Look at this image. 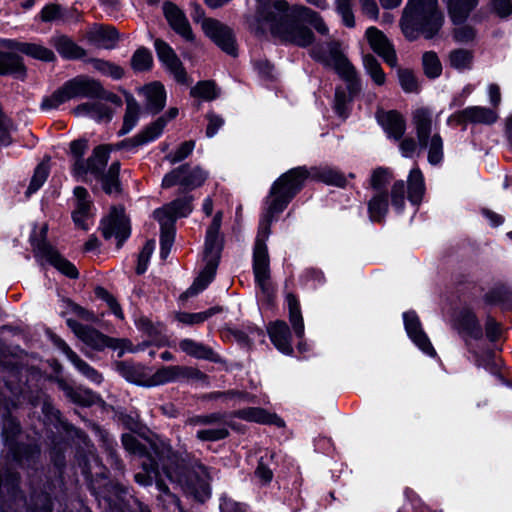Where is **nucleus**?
<instances>
[{
    "label": "nucleus",
    "instance_id": "obj_1",
    "mask_svg": "<svg viewBox=\"0 0 512 512\" xmlns=\"http://www.w3.org/2000/svg\"><path fill=\"white\" fill-rule=\"evenodd\" d=\"M310 24L319 35L324 37L322 43L312 47V56L332 65L336 72L351 85L356 80V71L349 60L343 55L340 43L329 34V28L323 18L315 11L305 6L296 5L288 9L284 0L259 1L257 18L250 23L256 32L270 31L274 37L291 42L298 46H308L314 43L312 32L296 22Z\"/></svg>",
    "mask_w": 512,
    "mask_h": 512
},
{
    "label": "nucleus",
    "instance_id": "obj_2",
    "mask_svg": "<svg viewBox=\"0 0 512 512\" xmlns=\"http://www.w3.org/2000/svg\"><path fill=\"white\" fill-rule=\"evenodd\" d=\"M307 178L308 173L304 167L289 170L273 183L265 202L266 207L260 220L254 247L253 272L257 286L268 300L273 296L266 247V241L270 235V225L275 215L281 213L300 191Z\"/></svg>",
    "mask_w": 512,
    "mask_h": 512
},
{
    "label": "nucleus",
    "instance_id": "obj_3",
    "mask_svg": "<svg viewBox=\"0 0 512 512\" xmlns=\"http://www.w3.org/2000/svg\"><path fill=\"white\" fill-rule=\"evenodd\" d=\"M162 470L172 483L197 501L204 502L210 497V475L207 468L189 455H168Z\"/></svg>",
    "mask_w": 512,
    "mask_h": 512
},
{
    "label": "nucleus",
    "instance_id": "obj_4",
    "mask_svg": "<svg viewBox=\"0 0 512 512\" xmlns=\"http://www.w3.org/2000/svg\"><path fill=\"white\" fill-rule=\"evenodd\" d=\"M444 14L439 0H407L402 11L400 27L409 40L423 36L433 38L441 29Z\"/></svg>",
    "mask_w": 512,
    "mask_h": 512
},
{
    "label": "nucleus",
    "instance_id": "obj_5",
    "mask_svg": "<svg viewBox=\"0 0 512 512\" xmlns=\"http://www.w3.org/2000/svg\"><path fill=\"white\" fill-rule=\"evenodd\" d=\"M221 222L222 213L217 212L206 233L204 248L205 266L191 287L185 292L186 296H194L203 291L214 279L222 250V238L219 235Z\"/></svg>",
    "mask_w": 512,
    "mask_h": 512
},
{
    "label": "nucleus",
    "instance_id": "obj_6",
    "mask_svg": "<svg viewBox=\"0 0 512 512\" xmlns=\"http://www.w3.org/2000/svg\"><path fill=\"white\" fill-rule=\"evenodd\" d=\"M419 146L428 150V161L432 165L443 159V140L440 134L433 132L432 112L424 107L417 108L412 115Z\"/></svg>",
    "mask_w": 512,
    "mask_h": 512
},
{
    "label": "nucleus",
    "instance_id": "obj_7",
    "mask_svg": "<svg viewBox=\"0 0 512 512\" xmlns=\"http://www.w3.org/2000/svg\"><path fill=\"white\" fill-rule=\"evenodd\" d=\"M67 324L79 339L93 349L111 348L118 351L119 356H122L125 351H132V345L127 339L108 337L96 329L84 326L72 319H68Z\"/></svg>",
    "mask_w": 512,
    "mask_h": 512
},
{
    "label": "nucleus",
    "instance_id": "obj_8",
    "mask_svg": "<svg viewBox=\"0 0 512 512\" xmlns=\"http://www.w3.org/2000/svg\"><path fill=\"white\" fill-rule=\"evenodd\" d=\"M47 226L43 225L40 229L41 239L31 238V242L36 257L52 264L59 272L69 278H77L78 271L76 267L68 260L62 258L54 248L46 242Z\"/></svg>",
    "mask_w": 512,
    "mask_h": 512
},
{
    "label": "nucleus",
    "instance_id": "obj_9",
    "mask_svg": "<svg viewBox=\"0 0 512 512\" xmlns=\"http://www.w3.org/2000/svg\"><path fill=\"white\" fill-rule=\"evenodd\" d=\"M208 177V173L200 167L190 168L182 165L167 173L162 180V187L170 188L180 185L185 189L192 190L201 186Z\"/></svg>",
    "mask_w": 512,
    "mask_h": 512
},
{
    "label": "nucleus",
    "instance_id": "obj_10",
    "mask_svg": "<svg viewBox=\"0 0 512 512\" xmlns=\"http://www.w3.org/2000/svg\"><path fill=\"white\" fill-rule=\"evenodd\" d=\"M140 464L143 467V472L135 474L136 482L142 486H148L151 485L155 480L156 486L161 493L160 498L164 502L173 505L176 509L182 512V509L179 505V499L175 495L171 494L167 486L162 482L161 479H159L160 473L158 471L156 462L151 458H147L141 460Z\"/></svg>",
    "mask_w": 512,
    "mask_h": 512
},
{
    "label": "nucleus",
    "instance_id": "obj_11",
    "mask_svg": "<svg viewBox=\"0 0 512 512\" xmlns=\"http://www.w3.org/2000/svg\"><path fill=\"white\" fill-rule=\"evenodd\" d=\"M202 30L222 51L236 56L237 47L233 30L224 23L216 20H204Z\"/></svg>",
    "mask_w": 512,
    "mask_h": 512
},
{
    "label": "nucleus",
    "instance_id": "obj_12",
    "mask_svg": "<svg viewBox=\"0 0 512 512\" xmlns=\"http://www.w3.org/2000/svg\"><path fill=\"white\" fill-rule=\"evenodd\" d=\"M101 229L106 239L115 237L117 246L120 247L130 236V224L123 208H113L109 216L102 221Z\"/></svg>",
    "mask_w": 512,
    "mask_h": 512
},
{
    "label": "nucleus",
    "instance_id": "obj_13",
    "mask_svg": "<svg viewBox=\"0 0 512 512\" xmlns=\"http://www.w3.org/2000/svg\"><path fill=\"white\" fill-rule=\"evenodd\" d=\"M498 118V114L494 109L484 106H469L452 114L448 118V123L492 125Z\"/></svg>",
    "mask_w": 512,
    "mask_h": 512
},
{
    "label": "nucleus",
    "instance_id": "obj_14",
    "mask_svg": "<svg viewBox=\"0 0 512 512\" xmlns=\"http://www.w3.org/2000/svg\"><path fill=\"white\" fill-rule=\"evenodd\" d=\"M63 88L68 100L94 98L98 97L102 92L99 82L86 76H78L67 81Z\"/></svg>",
    "mask_w": 512,
    "mask_h": 512
},
{
    "label": "nucleus",
    "instance_id": "obj_15",
    "mask_svg": "<svg viewBox=\"0 0 512 512\" xmlns=\"http://www.w3.org/2000/svg\"><path fill=\"white\" fill-rule=\"evenodd\" d=\"M404 326L409 338L413 343L428 356L436 354L429 338L424 333L421 327L418 316L415 312H405L403 314Z\"/></svg>",
    "mask_w": 512,
    "mask_h": 512
},
{
    "label": "nucleus",
    "instance_id": "obj_16",
    "mask_svg": "<svg viewBox=\"0 0 512 512\" xmlns=\"http://www.w3.org/2000/svg\"><path fill=\"white\" fill-rule=\"evenodd\" d=\"M177 115L178 109L175 107L170 108L165 116L160 117L157 121L132 139L122 142L120 147H128L130 145L132 147H136L155 140L162 134L167 122L174 119Z\"/></svg>",
    "mask_w": 512,
    "mask_h": 512
},
{
    "label": "nucleus",
    "instance_id": "obj_17",
    "mask_svg": "<svg viewBox=\"0 0 512 512\" xmlns=\"http://www.w3.org/2000/svg\"><path fill=\"white\" fill-rule=\"evenodd\" d=\"M365 37L371 49L381 56L391 67L397 64L396 53L387 37L376 27H369L366 30Z\"/></svg>",
    "mask_w": 512,
    "mask_h": 512
},
{
    "label": "nucleus",
    "instance_id": "obj_18",
    "mask_svg": "<svg viewBox=\"0 0 512 512\" xmlns=\"http://www.w3.org/2000/svg\"><path fill=\"white\" fill-rule=\"evenodd\" d=\"M163 13L170 27L187 41L194 40V34L184 12L171 2L163 4Z\"/></svg>",
    "mask_w": 512,
    "mask_h": 512
},
{
    "label": "nucleus",
    "instance_id": "obj_19",
    "mask_svg": "<svg viewBox=\"0 0 512 512\" xmlns=\"http://www.w3.org/2000/svg\"><path fill=\"white\" fill-rule=\"evenodd\" d=\"M158 58L174 75L178 82L186 81V73L182 67V63L173 51V49L164 41L157 39L154 43Z\"/></svg>",
    "mask_w": 512,
    "mask_h": 512
},
{
    "label": "nucleus",
    "instance_id": "obj_20",
    "mask_svg": "<svg viewBox=\"0 0 512 512\" xmlns=\"http://www.w3.org/2000/svg\"><path fill=\"white\" fill-rule=\"evenodd\" d=\"M196 371L185 366H164L155 373H150L149 387L164 385L170 382L188 379L192 377Z\"/></svg>",
    "mask_w": 512,
    "mask_h": 512
},
{
    "label": "nucleus",
    "instance_id": "obj_21",
    "mask_svg": "<svg viewBox=\"0 0 512 512\" xmlns=\"http://www.w3.org/2000/svg\"><path fill=\"white\" fill-rule=\"evenodd\" d=\"M379 124L387 133L389 138L399 140L406 130L404 118L397 111L379 110L376 114Z\"/></svg>",
    "mask_w": 512,
    "mask_h": 512
},
{
    "label": "nucleus",
    "instance_id": "obj_22",
    "mask_svg": "<svg viewBox=\"0 0 512 512\" xmlns=\"http://www.w3.org/2000/svg\"><path fill=\"white\" fill-rule=\"evenodd\" d=\"M192 198L177 199L168 205L154 211L156 220H170L174 224L178 217H186L192 212Z\"/></svg>",
    "mask_w": 512,
    "mask_h": 512
},
{
    "label": "nucleus",
    "instance_id": "obj_23",
    "mask_svg": "<svg viewBox=\"0 0 512 512\" xmlns=\"http://www.w3.org/2000/svg\"><path fill=\"white\" fill-rule=\"evenodd\" d=\"M146 103L145 107L151 113H158L165 105L166 93L164 86L159 82H152L139 89Z\"/></svg>",
    "mask_w": 512,
    "mask_h": 512
},
{
    "label": "nucleus",
    "instance_id": "obj_24",
    "mask_svg": "<svg viewBox=\"0 0 512 512\" xmlns=\"http://www.w3.org/2000/svg\"><path fill=\"white\" fill-rule=\"evenodd\" d=\"M76 197V208L73 212V221L76 226L83 230L89 229L88 220L91 216V201L88 199V192L83 187H76L74 189Z\"/></svg>",
    "mask_w": 512,
    "mask_h": 512
},
{
    "label": "nucleus",
    "instance_id": "obj_25",
    "mask_svg": "<svg viewBox=\"0 0 512 512\" xmlns=\"http://www.w3.org/2000/svg\"><path fill=\"white\" fill-rule=\"evenodd\" d=\"M268 334L274 346L283 354L290 355L293 351L289 327L284 321H276L268 327Z\"/></svg>",
    "mask_w": 512,
    "mask_h": 512
},
{
    "label": "nucleus",
    "instance_id": "obj_26",
    "mask_svg": "<svg viewBox=\"0 0 512 512\" xmlns=\"http://www.w3.org/2000/svg\"><path fill=\"white\" fill-rule=\"evenodd\" d=\"M109 151L110 149L108 146H98L94 149L92 156L87 161V164H84L79 160L76 161L74 166L75 173L81 174L86 171H91L92 173L99 174L107 164Z\"/></svg>",
    "mask_w": 512,
    "mask_h": 512
},
{
    "label": "nucleus",
    "instance_id": "obj_27",
    "mask_svg": "<svg viewBox=\"0 0 512 512\" xmlns=\"http://www.w3.org/2000/svg\"><path fill=\"white\" fill-rule=\"evenodd\" d=\"M122 377L139 386L149 387L150 370L140 364L122 362L117 365Z\"/></svg>",
    "mask_w": 512,
    "mask_h": 512
},
{
    "label": "nucleus",
    "instance_id": "obj_28",
    "mask_svg": "<svg viewBox=\"0 0 512 512\" xmlns=\"http://www.w3.org/2000/svg\"><path fill=\"white\" fill-rule=\"evenodd\" d=\"M179 349L187 354L188 356L197 358V359H203V360H210L213 362L219 361V356L214 350L203 343L197 342L190 338H185L180 340L179 342Z\"/></svg>",
    "mask_w": 512,
    "mask_h": 512
},
{
    "label": "nucleus",
    "instance_id": "obj_29",
    "mask_svg": "<svg viewBox=\"0 0 512 512\" xmlns=\"http://www.w3.org/2000/svg\"><path fill=\"white\" fill-rule=\"evenodd\" d=\"M307 173L308 178L321 181L327 185L344 187L347 183L344 175L332 167H312L310 170H307Z\"/></svg>",
    "mask_w": 512,
    "mask_h": 512
},
{
    "label": "nucleus",
    "instance_id": "obj_30",
    "mask_svg": "<svg viewBox=\"0 0 512 512\" xmlns=\"http://www.w3.org/2000/svg\"><path fill=\"white\" fill-rule=\"evenodd\" d=\"M10 49L22 52L28 56L42 61H53L55 55L52 50L36 43L8 41Z\"/></svg>",
    "mask_w": 512,
    "mask_h": 512
},
{
    "label": "nucleus",
    "instance_id": "obj_31",
    "mask_svg": "<svg viewBox=\"0 0 512 512\" xmlns=\"http://www.w3.org/2000/svg\"><path fill=\"white\" fill-rule=\"evenodd\" d=\"M447 9L452 21L463 23L469 14L476 8L479 0H446Z\"/></svg>",
    "mask_w": 512,
    "mask_h": 512
},
{
    "label": "nucleus",
    "instance_id": "obj_32",
    "mask_svg": "<svg viewBox=\"0 0 512 512\" xmlns=\"http://www.w3.org/2000/svg\"><path fill=\"white\" fill-rule=\"evenodd\" d=\"M74 113L78 116H87L97 122L109 121L112 112L109 107L101 102L83 103L74 109Z\"/></svg>",
    "mask_w": 512,
    "mask_h": 512
},
{
    "label": "nucleus",
    "instance_id": "obj_33",
    "mask_svg": "<svg viewBox=\"0 0 512 512\" xmlns=\"http://www.w3.org/2000/svg\"><path fill=\"white\" fill-rule=\"evenodd\" d=\"M89 39L97 47L110 49L115 46L118 36L114 27L99 26L89 32Z\"/></svg>",
    "mask_w": 512,
    "mask_h": 512
},
{
    "label": "nucleus",
    "instance_id": "obj_34",
    "mask_svg": "<svg viewBox=\"0 0 512 512\" xmlns=\"http://www.w3.org/2000/svg\"><path fill=\"white\" fill-rule=\"evenodd\" d=\"M52 43L58 53L64 58L80 59L85 56V51L67 36H56L52 39Z\"/></svg>",
    "mask_w": 512,
    "mask_h": 512
},
{
    "label": "nucleus",
    "instance_id": "obj_35",
    "mask_svg": "<svg viewBox=\"0 0 512 512\" xmlns=\"http://www.w3.org/2000/svg\"><path fill=\"white\" fill-rule=\"evenodd\" d=\"M425 193V184L422 172L418 168L410 171L408 176V198L409 201L418 205Z\"/></svg>",
    "mask_w": 512,
    "mask_h": 512
},
{
    "label": "nucleus",
    "instance_id": "obj_36",
    "mask_svg": "<svg viewBox=\"0 0 512 512\" xmlns=\"http://www.w3.org/2000/svg\"><path fill=\"white\" fill-rule=\"evenodd\" d=\"M0 74H13L22 78L25 74V68L21 58L13 53L0 52Z\"/></svg>",
    "mask_w": 512,
    "mask_h": 512
},
{
    "label": "nucleus",
    "instance_id": "obj_37",
    "mask_svg": "<svg viewBox=\"0 0 512 512\" xmlns=\"http://www.w3.org/2000/svg\"><path fill=\"white\" fill-rule=\"evenodd\" d=\"M286 300L289 308V320L294 333L298 338H303L305 327L299 302L292 294H288Z\"/></svg>",
    "mask_w": 512,
    "mask_h": 512
},
{
    "label": "nucleus",
    "instance_id": "obj_38",
    "mask_svg": "<svg viewBox=\"0 0 512 512\" xmlns=\"http://www.w3.org/2000/svg\"><path fill=\"white\" fill-rule=\"evenodd\" d=\"M388 212V197L384 192H376L368 202V213L371 221H381Z\"/></svg>",
    "mask_w": 512,
    "mask_h": 512
},
{
    "label": "nucleus",
    "instance_id": "obj_39",
    "mask_svg": "<svg viewBox=\"0 0 512 512\" xmlns=\"http://www.w3.org/2000/svg\"><path fill=\"white\" fill-rule=\"evenodd\" d=\"M64 352L66 353L68 359L73 363L76 369L81 372L85 377L95 383H100L102 381L101 375L92 367H90L86 362L80 359L76 353H74L68 346L64 345Z\"/></svg>",
    "mask_w": 512,
    "mask_h": 512
},
{
    "label": "nucleus",
    "instance_id": "obj_40",
    "mask_svg": "<svg viewBox=\"0 0 512 512\" xmlns=\"http://www.w3.org/2000/svg\"><path fill=\"white\" fill-rule=\"evenodd\" d=\"M161 226V235H160V255L161 258L165 259L172 248L175 238V228L174 224L171 223L170 220H157Z\"/></svg>",
    "mask_w": 512,
    "mask_h": 512
},
{
    "label": "nucleus",
    "instance_id": "obj_41",
    "mask_svg": "<svg viewBox=\"0 0 512 512\" xmlns=\"http://www.w3.org/2000/svg\"><path fill=\"white\" fill-rule=\"evenodd\" d=\"M140 113V107L136 100L132 97L127 99L126 113L124 115L123 126L120 134L129 133L136 125Z\"/></svg>",
    "mask_w": 512,
    "mask_h": 512
},
{
    "label": "nucleus",
    "instance_id": "obj_42",
    "mask_svg": "<svg viewBox=\"0 0 512 512\" xmlns=\"http://www.w3.org/2000/svg\"><path fill=\"white\" fill-rule=\"evenodd\" d=\"M235 417L256 423H273V416L261 408H246L234 413Z\"/></svg>",
    "mask_w": 512,
    "mask_h": 512
},
{
    "label": "nucleus",
    "instance_id": "obj_43",
    "mask_svg": "<svg viewBox=\"0 0 512 512\" xmlns=\"http://www.w3.org/2000/svg\"><path fill=\"white\" fill-rule=\"evenodd\" d=\"M363 65L375 84L383 85L385 83L386 76L379 62L372 55L367 54L363 56Z\"/></svg>",
    "mask_w": 512,
    "mask_h": 512
},
{
    "label": "nucleus",
    "instance_id": "obj_44",
    "mask_svg": "<svg viewBox=\"0 0 512 512\" xmlns=\"http://www.w3.org/2000/svg\"><path fill=\"white\" fill-rule=\"evenodd\" d=\"M120 165L118 162L112 163L107 174L101 176L102 187L107 194L119 192V174Z\"/></svg>",
    "mask_w": 512,
    "mask_h": 512
},
{
    "label": "nucleus",
    "instance_id": "obj_45",
    "mask_svg": "<svg viewBox=\"0 0 512 512\" xmlns=\"http://www.w3.org/2000/svg\"><path fill=\"white\" fill-rule=\"evenodd\" d=\"M22 374L23 370L11 363L0 365V380H3L5 385L13 392L17 390L16 380H18Z\"/></svg>",
    "mask_w": 512,
    "mask_h": 512
},
{
    "label": "nucleus",
    "instance_id": "obj_46",
    "mask_svg": "<svg viewBox=\"0 0 512 512\" xmlns=\"http://www.w3.org/2000/svg\"><path fill=\"white\" fill-rule=\"evenodd\" d=\"M472 53L465 49H457L450 53V65L457 70L469 69L472 64Z\"/></svg>",
    "mask_w": 512,
    "mask_h": 512
},
{
    "label": "nucleus",
    "instance_id": "obj_47",
    "mask_svg": "<svg viewBox=\"0 0 512 512\" xmlns=\"http://www.w3.org/2000/svg\"><path fill=\"white\" fill-rule=\"evenodd\" d=\"M49 174V166L46 162L40 163L32 176V179L30 181V184L28 186V189L26 191V194L29 196L36 191H38L42 185L45 183L47 177Z\"/></svg>",
    "mask_w": 512,
    "mask_h": 512
},
{
    "label": "nucleus",
    "instance_id": "obj_48",
    "mask_svg": "<svg viewBox=\"0 0 512 512\" xmlns=\"http://www.w3.org/2000/svg\"><path fill=\"white\" fill-rule=\"evenodd\" d=\"M68 11L57 4L46 5L41 10V20L44 22H65Z\"/></svg>",
    "mask_w": 512,
    "mask_h": 512
},
{
    "label": "nucleus",
    "instance_id": "obj_49",
    "mask_svg": "<svg viewBox=\"0 0 512 512\" xmlns=\"http://www.w3.org/2000/svg\"><path fill=\"white\" fill-rule=\"evenodd\" d=\"M425 74L430 78H436L441 74L442 66L434 52H426L422 57Z\"/></svg>",
    "mask_w": 512,
    "mask_h": 512
},
{
    "label": "nucleus",
    "instance_id": "obj_50",
    "mask_svg": "<svg viewBox=\"0 0 512 512\" xmlns=\"http://www.w3.org/2000/svg\"><path fill=\"white\" fill-rule=\"evenodd\" d=\"M66 395L75 403L83 406H89L94 404L98 397L89 390L84 389H66Z\"/></svg>",
    "mask_w": 512,
    "mask_h": 512
},
{
    "label": "nucleus",
    "instance_id": "obj_51",
    "mask_svg": "<svg viewBox=\"0 0 512 512\" xmlns=\"http://www.w3.org/2000/svg\"><path fill=\"white\" fill-rule=\"evenodd\" d=\"M191 95L193 97H198L203 100L210 101L218 96V92L213 82L203 81L191 89Z\"/></svg>",
    "mask_w": 512,
    "mask_h": 512
},
{
    "label": "nucleus",
    "instance_id": "obj_52",
    "mask_svg": "<svg viewBox=\"0 0 512 512\" xmlns=\"http://www.w3.org/2000/svg\"><path fill=\"white\" fill-rule=\"evenodd\" d=\"M392 179V173L388 168L378 167L373 170L370 178V185L377 192L384 188Z\"/></svg>",
    "mask_w": 512,
    "mask_h": 512
},
{
    "label": "nucleus",
    "instance_id": "obj_53",
    "mask_svg": "<svg viewBox=\"0 0 512 512\" xmlns=\"http://www.w3.org/2000/svg\"><path fill=\"white\" fill-rule=\"evenodd\" d=\"M69 101L66 93L64 92L63 86L56 90L52 95L45 97L40 105L41 110L51 111L57 109L63 103Z\"/></svg>",
    "mask_w": 512,
    "mask_h": 512
},
{
    "label": "nucleus",
    "instance_id": "obj_54",
    "mask_svg": "<svg viewBox=\"0 0 512 512\" xmlns=\"http://www.w3.org/2000/svg\"><path fill=\"white\" fill-rule=\"evenodd\" d=\"M458 329L466 331L467 333L475 337H477L481 332L475 315L470 311H465L464 313H462L458 323Z\"/></svg>",
    "mask_w": 512,
    "mask_h": 512
},
{
    "label": "nucleus",
    "instance_id": "obj_55",
    "mask_svg": "<svg viewBox=\"0 0 512 512\" xmlns=\"http://www.w3.org/2000/svg\"><path fill=\"white\" fill-rule=\"evenodd\" d=\"M337 13L341 16L344 25L355 26V19L352 12L351 0H334Z\"/></svg>",
    "mask_w": 512,
    "mask_h": 512
},
{
    "label": "nucleus",
    "instance_id": "obj_56",
    "mask_svg": "<svg viewBox=\"0 0 512 512\" xmlns=\"http://www.w3.org/2000/svg\"><path fill=\"white\" fill-rule=\"evenodd\" d=\"M152 55L146 49H138L132 59L131 65L135 71H145L152 65Z\"/></svg>",
    "mask_w": 512,
    "mask_h": 512
},
{
    "label": "nucleus",
    "instance_id": "obj_57",
    "mask_svg": "<svg viewBox=\"0 0 512 512\" xmlns=\"http://www.w3.org/2000/svg\"><path fill=\"white\" fill-rule=\"evenodd\" d=\"M391 203L398 213L403 211L405 206V184L402 180L396 181L392 186Z\"/></svg>",
    "mask_w": 512,
    "mask_h": 512
},
{
    "label": "nucleus",
    "instance_id": "obj_58",
    "mask_svg": "<svg viewBox=\"0 0 512 512\" xmlns=\"http://www.w3.org/2000/svg\"><path fill=\"white\" fill-rule=\"evenodd\" d=\"M213 314H214V310L210 309L208 311L198 312V313H186V312L177 313L175 317L179 322H181L183 324L193 325V324H199V323L204 322L206 319H208Z\"/></svg>",
    "mask_w": 512,
    "mask_h": 512
},
{
    "label": "nucleus",
    "instance_id": "obj_59",
    "mask_svg": "<svg viewBox=\"0 0 512 512\" xmlns=\"http://www.w3.org/2000/svg\"><path fill=\"white\" fill-rule=\"evenodd\" d=\"M398 78L400 85L405 92L412 93L418 91V81L411 70L400 69L398 71Z\"/></svg>",
    "mask_w": 512,
    "mask_h": 512
},
{
    "label": "nucleus",
    "instance_id": "obj_60",
    "mask_svg": "<svg viewBox=\"0 0 512 512\" xmlns=\"http://www.w3.org/2000/svg\"><path fill=\"white\" fill-rule=\"evenodd\" d=\"M122 443L128 452L138 455L142 460L150 458L146 455L145 448L139 443L138 439L134 435L124 434L122 436Z\"/></svg>",
    "mask_w": 512,
    "mask_h": 512
},
{
    "label": "nucleus",
    "instance_id": "obj_61",
    "mask_svg": "<svg viewBox=\"0 0 512 512\" xmlns=\"http://www.w3.org/2000/svg\"><path fill=\"white\" fill-rule=\"evenodd\" d=\"M93 67L97 71L101 72L102 74L110 76L114 79H119L123 75L122 68H120L119 66H117L113 63H110V62H107L104 60H100V59L94 60Z\"/></svg>",
    "mask_w": 512,
    "mask_h": 512
},
{
    "label": "nucleus",
    "instance_id": "obj_62",
    "mask_svg": "<svg viewBox=\"0 0 512 512\" xmlns=\"http://www.w3.org/2000/svg\"><path fill=\"white\" fill-rule=\"evenodd\" d=\"M194 147V141H185L178 147L175 152L167 154L165 159L168 160L171 164L180 162L192 153Z\"/></svg>",
    "mask_w": 512,
    "mask_h": 512
},
{
    "label": "nucleus",
    "instance_id": "obj_63",
    "mask_svg": "<svg viewBox=\"0 0 512 512\" xmlns=\"http://www.w3.org/2000/svg\"><path fill=\"white\" fill-rule=\"evenodd\" d=\"M154 248H155L154 241H148L143 246V248L138 256V265H137V269H136L138 274H143L147 270L149 260L154 252Z\"/></svg>",
    "mask_w": 512,
    "mask_h": 512
},
{
    "label": "nucleus",
    "instance_id": "obj_64",
    "mask_svg": "<svg viewBox=\"0 0 512 512\" xmlns=\"http://www.w3.org/2000/svg\"><path fill=\"white\" fill-rule=\"evenodd\" d=\"M228 430L224 427L202 429L197 432V438L201 441H217L224 439Z\"/></svg>",
    "mask_w": 512,
    "mask_h": 512
}]
</instances>
